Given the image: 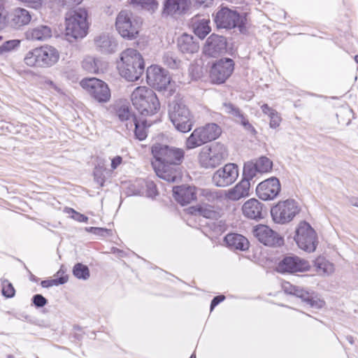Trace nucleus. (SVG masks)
I'll use <instances>...</instances> for the list:
<instances>
[{
    "label": "nucleus",
    "mask_w": 358,
    "mask_h": 358,
    "mask_svg": "<svg viewBox=\"0 0 358 358\" xmlns=\"http://www.w3.org/2000/svg\"><path fill=\"white\" fill-rule=\"evenodd\" d=\"M69 210H71L73 213V215H72V218L74 219L75 220L79 222H87L88 221V217L85 215L76 212L73 208H70Z\"/></svg>",
    "instance_id": "3c124183"
},
{
    "label": "nucleus",
    "mask_w": 358,
    "mask_h": 358,
    "mask_svg": "<svg viewBox=\"0 0 358 358\" xmlns=\"http://www.w3.org/2000/svg\"><path fill=\"white\" fill-rule=\"evenodd\" d=\"M118 69L121 76L128 81H135L144 72L145 64L140 52L133 48L124 50L120 55Z\"/></svg>",
    "instance_id": "f03ea898"
},
{
    "label": "nucleus",
    "mask_w": 358,
    "mask_h": 358,
    "mask_svg": "<svg viewBox=\"0 0 358 358\" xmlns=\"http://www.w3.org/2000/svg\"><path fill=\"white\" fill-rule=\"evenodd\" d=\"M234 62L231 59L224 58L217 61L212 66L210 77L213 83H223L231 75Z\"/></svg>",
    "instance_id": "f3484780"
},
{
    "label": "nucleus",
    "mask_w": 358,
    "mask_h": 358,
    "mask_svg": "<svg viewBox=\"0 0 358 358\" xmlns=\"http://www.w3.org/2000/svg\"><path fill=\"white\" fill-rule=\"evenodd\" d=\"M117 114L119 119L121 121L127 122L126 123V127L127 128H129V126L131 125V123H133L132 118L136 117L134 115L131 113L129 107L126 104H123L118 108V109L117 110Z\"/></svg>",
    "instance_id": "e433bc0d"
},
{
    "label": "nucleus",
    "mask_w": 358,
    "mask_h": 358,
    "mask_svg": "<svg viewBox=\"0 0 358 358\" xmlns=\"http://www.w3.org/2000/svg\"><path fill=\"white\" fill-rule=\"evenodd\" d=\"M190 3V0H164L162 15L176 18L188 10Z\"/></svg>",
    "instance_id": "5701e85b"
},
{
    "label": "nucleus",
    "mask_w": 358,
    "mask_h": 358,
    "mask_svg": "<svg viewBox=\"0 0 358 358\" xmlns=\"http://www.w3.org/2000/svg\"><path fill=\"white\" fill-rule=\"evenodd\" d=\"M243 215L252 220H258L263 218V204L256 199H250L242 206Z\"/></svg>",
    "instance_id": "a878e982"
},
{
    "label": "nucleus",
    "mask_w": 358,
    "mask_h": 358,
    "mask_svg": "<svg viewBox=\"0 0 358 358\" xmlns=\"http://www.w3.org/2000/svg\"><path fill=\"white\" fill-rule=\"evenodd\" d=\"M22 2L27 3L29 7L38 9L42 5V0H20Z\"/></svg>",
    "instance_id": "603ef678"
},
{
    "label": "nucleus",
    "mask_w": 358,
    "mask_h": 358,
    "mask_svg": "<svg viewBox=\"0 0 358 358\" xmlns=\"http://www.w3.org/2000/svg\"><path fill=\"white\" fill-rule=\"evenodd\" d=\"M81 87L99 103H106L110 99V90L103 80L96 78H87L80 81Z\"/></svg>",
    "instance_id": "9b49d317"
},
{
    "label": "nucleus",
    "mask_w": 358,
    "mask_h": 358,
    "mask_svg": "<svg viewBox=\"0 0 358 358\" xmlns=\"http://www.w3.org/2000/svg\"><path fill=\"white\" fill-rule=\"evenodd\" d=\"M64 266H62L60 269L57 272L56 276L57 278L61 277V276H67V275H64L65 271L63 269Z\"/></svg>",
    "instance_id": "680f3d73"
},
{
    "label": "nucleus",
    "mask_w": 358,
    "mask_h": 358,
    "mask_svg": "<svg viewBox=\"0 0 358 358\" xmlns=\"http://www.w3.org/2000/svg\"><path fill=\"white\" fill-rule=\"evenodd\" d=\"M224 299L225 296L224 295H219L215 296L210 303V311H212L214 309V308L217 306L220 303L224 301Z\"/></svg>",
    "instance_id": "864d4df0"
},
{
    "label": "nucleus",
    "mask_w": 358,
    "mask_h": 358,
    "mask_svg": "<svg viewBox=\"0 0 358 358\" xmlns=\"http://www.w3.org/2000/svg\"><path fill=\"white\" fill-rule=\"evenodd\" d=\"M72 273L76 278L82 280H87L90 276L89 268L82 263H76L73 267Z\"/></svg>",
    "instance_id": "c9c22d12"
},
{
    "label": "nucleus",
    "mask_w": 358,
    "mask_h": 358,
    "mask_svg": "<svg viewBox=\"0 0 358 358\" xmlns=\"http://www.w3.org/2000/svg\"><path fill=\"white\" fill-rule=\"evenodd\" d=\"M294 240L301 250L311 252L315 250L317 244L315 230L306 222H301L296 229Z\"/></svg>",
    "instance_id": "f8f14e48"
},
{
    "label": "nucleus",
    "mask_w": 358,
    "mask_h": 358,
    "mask_svg": "<svg viewBox=\"0 0 358 358\" xmlns=\"http://www.w3.org/2000/svg\"><path fill=\"white\" fill-rule=\"evenodd\" d=\"M146 78L148 83L158 90H165L171 82L168 71L157 65L147 69Z\"/></svg>",
    "instance_id": "dca6fc26"
},
{
    "label": "nucleus",
    "mask_w": 358,
    "mask_h": 358,
    "mask_svg": "<svg viewBox=\"0 0 358 358\" xmlns=\"http://www.w3.org/2000/svg\"><path fill=\"white\" fill-rule=\"evenodd\" d=\"M32 14L25 8H16L8 15V22L9 25L18 29L29 24Z\"/></svg>",
    "instance_id": "b1692460"
},
{
    "label": "nucleus",
    "mask_w": 358,
    "mask_h": 358,
    "mask_svg": "<svg viewBox=\"0 0 358 358\" xmlns=\"http://www.w3.org/2000/svg\"><path fill=\"white\" fill-rule=\"evenodd\" d=\"M163 62L171 69H176L178 66L177 60L170 53H166L164 55Z\"/></svg>",
    "instance_id": "49530a36"
},
{
    "label": "nucleus",
    "mask_w": 358,
    "mask_h": 358,
    "mask_svg": "<svg viewBox=\"0 0 358 358\" xmlns=\"http://www.w3.org/2000/svg\"><path fill=\"white\" fill-rule=\"evenodd\" d=\"M261 108H262V112H263L264 114L267 115L268 117H269L270 115H271V114H272L273 113H274L275 111H276L275 110H274V109L271 108V107H269V106H268V104H266V103H265V104H263V105L262 106V107H261Z\"/></svg>",
    "instance_id": "13d9d810"
},
{
    "label": "nucleus",
    "mask_w": 358,
    "mask_h": 358,
    "mask_svg": "<svg viewBox=\"0 0 358 358\" xmlns=\"http://www.w3.org/2000/svg\"><path fill=\"white\" fill-rule=\"evenodd\" d=\"M208 18L194 17L192 19V27L194 33L200 38H204L211 31Z\"/></svg>",
    "instance_id": "473e14b6"
},
{
    "label": "nucleus",
    "mask_w": 358,
    "mask_h": 358,
    "mask_svg": "<svg viewBox=\"0 0 358 358\" xmlns=\"http://www.w3.org/2000/svg\"><path fill=\"white\" fill-rule=\"evenodd\" d=\"M255 164L260 173L268 172L273 166L272 162L266 157H260Z\"/></svg>",
    "instance_id": "ea45409f"
},
{
    "label": "nucleus",
    "mask_w": 358,
    "mask_h": 358,
    "mask_svg": "<svg viewBox=\"0 0 358 358\" xmlns=\"http://www.w3.org/2000/svg\"><path fill=\"white\" fill-rule=\"evenodd\" d=\"M280 189L279 180L275 177H271L260 182L256 188V192L260 199L268 201L274 199L279 194Z\"/></svg>",
    "instance_id": "6ab92c4d"
},
{
    "label": "nucleus",
    "mask_w": 358,
    "mask_h": 358,
    "mask_svg": "<svg viewBox=\"0 0 358 358\" xmlns=\"http://www.w3.org/2000/svg\"><path fill=\"white\" fill-rule=\"evenodd\" d=\"M82 66L89 73H99L103 72L106 68V64L99 58L87 56L83 61Z\"/></svg>",
    "instance_id": "2f4dec72"
},
{
    "label": "nucleus",
    "mask_w": 358,
    "mask_h": 358,
    "mask_svg": "<svg viewBox=\"0 0 358 358\" xmlns=\"http://www.w3.org/2000/svg\"><path fill=\"white\" fill-rule=\"evenodd\" d=\"M122 162V158L120 156H116L114 158H113L111 160V165H110L112 169L115 170V169H117V167L120 164H121Z\"/></svg>",
    "instance_id": "4d7b16f0"
},
{
    "label": "nucleus",
    "mask_w": 358,
    "mask_h": 358,
    "mask_svg": "<svg viewBox=\"0 0 358 358\" xmlns=\"http://www.w3.org/2000/svg\"><path fill=\"white\" fill-rule=\"evenodd\" d=\"M315 267L319 273L329 275L334 271V266L332 263L324 257H318L315 262Z\"/></svg>",
    "instance_id": "f704fd0d"
},
{
    "label": "nucleus",
    "mask_w": 358,
    "mask_h": 358,
    "mask_svg": "<svg viewBox=\"0 0 358 358\" xmlns=\"http://www.w3.org/2000/svg\"><path fill=\"white\" fill-rule=\"evenodd\" d=\"M310 267L308 262L305 259L294 255L286 256L278 263L277 271L282 273H294L308 271Z\"/></svg>",
    "instance_id": "a211bd4d"
},
{
    "label": "nucleus",
    "mask_w": 358,
    "mask_h": 358,
    "mask_svg": "<svg viewBox=\"0 0 358 358\" xmlns=\"http://www.w3.org/2000/svg\"><path fill=\"white\" fill-rule=\"evenodd\" d=\"M143 21L141 17L130 10H122L116 17L115 27L122 37L132 40L140 31Z\"/></svg>",
    "instance_id": "0eeeda50"
},
{
    "label": "nucleus",
    "mask_w": 358,
    "mask_h": 358,
    "mask_svg": "<svg viewBox=\"0 0 358 358\" xmlns=\"http://www.w3.org/2000/svg\"><path fill=\"white\" fill-rule=\"evenodd\" d=\"M152 153L155 159L152 165L159 178L169 182H176L181 178L178 166L184 159L182 149L156 143L152 147Z\"/></svg>",
    "instance_id": "f257e3e1"
},
{
    "label": "nucleus",
    "mask_w": 358,
    "mask_h": 358,
    "mask_svg": "<svg viewBox=\"0 0 358 358\" xmlns=\"http://www.w3.org/2000/svg\"><path fill=\"white\" fill-rule=\"evenodd\" d=\"M190 213L201 215L206 218H213L215 216L216 212L213 210L211 206H199L190 208Z\"/></svg>",
    "instance_id": "58836bf2"
},
{
    "label": "nucleus",
    "mask_w": 358,
    "mask_h": 358,
    "mask_svg": "<svg viewBox=\"0 0 358 358\" xmlns=\"http://www.w3.org/2000/svg\"><path fill=\"white\" fill-rule=\"evenodd\" d=\"M146 187L148 196L153 197L157 194V187L153 182H146Z\"/></svg>",
    "instance_id": "8fccbe9b"
},
{
    "label": "nucleus",
    "mask_w": 358,
    "mask_h": 358,
    "mask_svg": "<svg viewBox=\"0 0 358 358\" xmlns=\"http://www.w3.org/2000/svg\"><path fill=\"white\" fill-rule=\"evenodd\" d=\"M198 189L192 186H177L173 189V196L175 199L182 206L189 203L196 199ZM199 191L203 196H211V192L208 189H199Z\"/></svg>",
    "instance_id": "aec40b11"
},
{
    "label": "nucleus",
    "mask_w": 358,
    "mask_h": 358,
    "mask_svg": "<svg viewBox=\"0 0 358 358\" xmlns=\"http://www.w3.org/2000/svg\"><path fill=\"white\" fill-rule=\"evenodd\" d=\"M134 106L143 115L155 114L160 108L159 99L154 91L148 87H136L131 94Z\"/></svg>",
    "instance_id": "39448f33"
},
{
    "label": "nucleus",
    "mask_w": 358,
    "mask_h": 358,
    "mask_svg": "<svg viewBox=\"0 0 358 358\" xmlns=\"http://www.w3.org/2000/svg\"><path fill=\"white\" fill-rule=\"evenodd\" d=\"M189 358H196V356L194 355H192Z\"/></svg>",
    "instance_id": "69168bd1"
},
{
    "label": "nucleus",
    "mask_w": 358,
    "mask_h": 358,
    "mask_svg": "<svg viewBox=\"0 0 358 358\" xmlns=\"http://www.w3.org/2000/svg\"><path fill=\"white\" fill-rule=\"evenodd\" d=\"M96 48L103 53H113L117 48V42L113 36L102 33L94 38Z\"/></svg>",
    "instance_id": "bb28decb"
},
{
    "label": "nucleus",
    "mask_w": 358,
    "mask_h": 358,
    "mask_svg": "<svg viewBox=\"0 0 358 358\" xmlns=\"http://www.w3.org/2000/svg\"><path fill=\"white\" fill-rule=\"evenodd\" d=\"M33 303L38 308L43 307L48 303L47 299L41 294H35L32 298Z\"/></svg>",
    "instance_id": "09e8293b"
},
{
    "label": "nucleus",
    "mask_w": 358,
    "mask_h": 358,
    "mask_svg": "<svg viewBox=\"0 0 358 358\" xmlns=\"http://www.w3.org/2000/svg\"><path fill=\"white\" fill-rule=\"evenodd\" d=\"M244 17L241 16L236 10L227 7L218 10L215 17V22L219 28L232 29L236 27L240 29L244 27Z\"/></svg>",
    "instance_id": "ddd939ff"
},
{
    "label": "nucleus",
    "mask_w": 358,
    "mask_h": 358,
    "mask_svg": "<svg viewBox=\"0 0 358 358\" xmlns=\"http://www.w3.org/2000/svg\"><path fill=\"white\" fill-rule=\"evenodd\" d=\"M282 287L285 292L301 299L310 308L319 309L324 305V301L318 298L313 292H309L302 287L293 285L288 282H283Z\"/></svg>",
    "instance_id": "4468645a"
},
{
    "label": "nucleus",
    "mask_w": 358,
    "mask_h": 358,
    "mask_svg": "<svg viewBox=\"0 0 358 358\" xmlns=\"http://www.w3.org/2000/svg\"><path fill=\"white\" fill-rule=\"evenodd\" d=\"M94 177H95V179L96 180V182L98 183H99L101 186H103V182H104V179H103V178H102L101 176L99 175L98 170H96L94 171Z\"/></svg>",
    "instance_id": "bf43d9fd"
},
{
    "label": "nucleus",
    "mask_w": 358,
    "mask_h": 358,
    "mask_svg": "<svg viewBox=\"0 0 358 358\" xmlns=\"http://www.w3.org/2000/svg\"><path fill=\"white\" fill-rule=\"evenodd\" d=\"M20 41L17 39L3 42L0 46V55H3L15 50L20 45Z\"/></svg>",
    "instance_id": "a19ab883"
},
{
    "label": "nucleus",
    "mask_w": 358,
    "mask_h": 358,
    "mask_svg": "<svg viewBox=\"0 0 358 358\" xmlns=\"http://www.w3.org/2000/svg\"><path fill=\"white\" fill-rule=\"evenodd\" d=\"M52 29L46 24H38L29 28L25 33L27 40L32 41H43L52 36Z\"/></svg>",
    "instance_id": "393cba45"
},
{
    "label": "nucleus",
    "mask_w": 358,
    "mask_h": 358,
    "mask_svg": "<svg viewBox=\"0 0 358 358\" xmlns=\"http://www.w3.org/2000/svg\"><path fill=\"white\" fill-rule=\"evenodd\" d=\"M253 234L260 243L267 246H280L283 243L282 237L266 225H257Z\"/></svg>",
    "instance_id": "412c9836"
},
{
    "label": "nucleus",
    "mask_w": 358,
    "mask_h": 358,
    "mask_svg": "<svg viewBox=\"0 0 358 358\" xmlns=\"http://www.w3.org/2000/svg\"><path fill=\"white\" fill-rule=\"evenodd\" d=\"M222 133V129L215 123H208L203 127L195 129L186 139L185 148L192 150L217 138Z\"/></svg>",
    "instance_id": "6e6552de"
},
{
    "label": "nucleus",
    "mask_w": 358,
    "mask_h": 358,
    "mask_svg": "<svg viewBox=\"0 0 358 358\" xmlns=\"http://www.w3.org/2000/svg\"><path fill=\"white\" fill-rule=\"evenodd\" d=\"M169 117L175 128L183 133L189 131L194 125L193 115L182 99L175 97L169 105Z\"/></svg>",
    "instance_id": "20e7f679"
},
{
    "label": "nucleus",
    "mask_w": 358,
    "mask_h": 358,
    "mask_svg": "<svg viewBox=\"0 0 358 358\" xmlns=\"http://www.w3.org/2000/svg\"><path fill=\"white\" fill-rule=\"evenodd\" d=\"M131 1L134 4L141 6L145 10L152 11L157 9L158 6L156 0H131Z\"/></svg>",
    "instance_id": "79ce46f5"
},
{
    "label": "nucleus",
    "mask_w": 358,
    "mask_h": 358,
    "mask_svg": "<svg viewBox=\"0 0 358 358\" xmlns=\"http://www.w3.org/2000/svg\"><path fill=\"white\" fill-rule=\"evenodd\" d=\"M178 48L184 54H193L199 50V46L194 37L187 34H183L178 39Z\"/></svg>",
    "instance_id": "7c9ffc66"
},
{
    "label": "nucleus",
    "mask_w": 358,
    "mask_h": 358,
    "mask_svg": "<svg viewBox=\"0 0 358 358\" xmlns=\"http://www.w3.org/2000/svg\"><path fill=\"white\" fill-rule=\"evenodd\" d=\"M300 208L294 199L279 201L271 209V215L275 223L289 222L299 213Z\"/></svg>",
    "instance_id": "9d476101"
},
{
    "label": "nucleus",
    "mask_w": 358,
    "mask_h": 358,
    "mask_svg": "<svg viewBox=\"0 0 358 358\" xmlns=\"http://www.w3.org/2000/svg\"><path fill=\"white\" fill-rule=\"evenodd\" d=\"M227 45L225 37L213 34L206 41L203 52L208 57H216L226 52Z\"/></svg>",
    "instance_id": "4be33fe9"
},
{
    "label": "nucleus",
    "mask_w": 358,
    "mask_h": 358,
    "mask_svg": "<svg viewBox=\"0 0 358 358\" xmlns=\"http://www.w3.org/2000/svg\"><path fill=\"white\" fill-rule=\"evenodd\" d=\"M2 294L7 298H11L15 295V289L11 283L5 281L3 283Z\"/></svg>",
    "instance_id": "a18cd8bd"
},
{
    "label": "nucleus",
    "mask_w": 358,
    "mask_h": 358,
    "mask_svg": "<svg viewBox=\"0 0 358 358\" xmlns=\"http://www.w3.org/2000/svg\"><path fill=\"white\" fill-rule=\"evenodd\" d=\"M350 203L355 207L358 208V198L357 197H351L349 200Z\"/></svg>",
    "instance_id": "052dcab7"
},
{
    "label": "nucleus",
    "mask_w": 358,
    "mask_h": 358,
    "mask_svg": "<svg viewBox=\"0 0 358 358\" xmlns=\"http://www.w3.org/2000/svg\"><path fill=\"white\" fill-rule=\"evenodd\" d=\"M270 118V127L275 129L280 126L281 122V117L277 111H275L269 116Z\"/></svg>",
    "instance_id": "de8ad7c7"
},
{
    "label": "nucleus",
    "mask_w": 358,
    "mask_h": 358,
    "mask_svg": "<svg viewBox=\"0 0 358 358\" xmlns=\"http://www.w3.org/2000/svg\"><path fill=\"white\" fill-rule=\"evenodd\" d=\"M228 156L224 145L214 143L202 148L199 155L201 166L205 169H213L219 166Z\"/></svg>",
    "instance_id": "1a4fd4ad"
},
{
    "label": "nucleus",
    "mask_w": 358,
    "mask_h": 358,
    "mask_svg": "<svg viewBox=\"0 0 358 358\" xmlns=\"http://www.w3.org/2000/svg\"><path fill=\"white\" fill-rule=\"evenodd\" d=\"M224 241L227 246L231 250H239L245 251L249 248V241L248 239L238 234H229L224 238Z\"/></svg>",
    "instance_id": "c756f323"
},
{
    "label": "nucleus",
    "mask_w": 358,
    "mask_h": 358,
    "mask_svg": "<svg viewBox=\"0 0 358 358\" xmlns=\"http://www.w3.org/2000/svg\"><path fill=\"white\" fill-rule=\"evenodd\" d=\"M238 177V166L233 163H229L213 173L212 182L216 187H225L233 184Z\"/></svg>",
    "instance_id": "2eb2a0df"
},
{
    "label": "nucleus",
    "mask_w": 358,
    "mask_h": 358,
    "mask_svg": "<svg viewBox=\"0 0 358 358\" xmlns=\"http://www.w3.org/2000/svg\"><path fill=\"white\" fill-rule=\"evenodd\" d=\"M250 187V182L247 180H242L235 187L227 191L226 197L229 200L238 201L241 198L248 196L249 195Z\"/></svg>",
    "instance_id": "c85d7f7f"
},
{
    "label": "nucleus",
    "mask_w": 358,
    "mask_h": 358,
    "mask_svg": "<svg viewBox=\"0 0 358 358\" xmlns=\"http://www.w3.org/2000/svg\"><path fill=\"white\" fill-rule=\"evenodd\" d=\"M63 6L68 7L80 4L83 0H59Z\"/></svg>",
    "instance_id": "5fc2aeb1"
},
{
    "label": "nucleus",
    "mask_w": 358,
    "mask_h": 358,
    "mask_svg": "<svg viewBox=\"0 0 358 358\" xmlns=\"http://www.w3.org/2000/svg\"><path fill=\"white\" fill-rule=\"evenodd\" d=\"M222 110L224 113L231 115L235 119L236 122L241 124L246 130H255L254 127L249 122L241 110L232 103H224L222 104Z\"/></svg>",
    "instance_id": "cd10ccee"
},
{
    "label": "nucleus",
    "mask_w": 358,
    "mask_h": 358,
    "mask_svg": "<svg viewBox=\"0 0 358 358\" xmlns=\"http://www.w3.org/2000/svg\"><path fill=\"white\" fill-rule=\"evenodd\" d=\"M259 173L256 164L252 162H248L244 164L243 166V180H247L250 182L254 177Z\"/></svg>",
    "instance_id": "4c0bfd02"
},
{
    "label": "nucleus",
    "mask_w": 358,
    "mask_h": 358,
    "mask_svg": "<svg viewBox=\"0 0 358 358\" xmlns=\"http://www.w3.org/2000/svg\"><path fill=\"white\" fill-rule=\"evenodd\" d=\"M90 27L88 12L85 8H78L69 12L66 17V40L70 43L85 37Z\"/></svg>",
    "instance_id": "7ed1b4c3"
},
{
    "label": "nucleus",
    "mask_w": 358,
    "mask_h": 358,
    "mask_svg": "<svg viewBox=\"0 0 358 358\" xmlns=\"http://www.w3.org/2000/svg\"><path fill=\"white\" fill-rule=\"evenodd\" d=\"M85 231L90 233H92L96 236H109L112 234V231L110 229H108L106 228H101V227H86Z\"/></svg>",
    "instance_id": "c03bdc74"
},
{
    "label": "nucleus",
    "mask_w": 358,
    "mask_h": 358,
    "mask_svg": "<svg viewBox=\"0 0 358 358\" xmlns=\"http://www.w3.org/2000/svg\"><path fill=\"white\" fill-rule=\"evenodd\" d=\"M59 58L57 50L50 45H43L29 50L24 61L27 66L50 67L55 64Z\"/></svg>",
    "instance_id": "423d86ee"
},
{
    "label": "nucleus",
    "mask_w": 358,
    "mask_h": 358,
    "mask_svg": "<svg viewBox=\"0 0 358 358\" xmlns=\"http://www.w3.org/2000/svg\"><path fill=\"white\" fill-rule=\"evenodd\" d=\"M346 339L347 341L350 343V344H353L354 343V340H353V338L351 336H348L346 337Z\"/></svg>",
    "instance_id": "e2e57ef3"
},
{
    "label": "nucleus",
    "mask_w": 358,
    "mask_h": 358,
    "mask_svg": "<svg viewBox=\"0 0 358 358\" xmlns=\"http://www.w3.org/2000/svg\"><path fill=\"white\" fill-rule=\"evenodd\" d=\"M355 59L356 62L358 63V55L355 56Z\"/></svg>",
    "instance_id": "0e129e2a"
},
{
    "label": "nucleus",
    "mask_w": 358,
    "mask_h": 358,
    "mask_svg": "<svg viewBox=\"0 0 358 358\" xmlns=\"http://www.w3.org/2000/svg\"><path fill=\"white\" fill-rule=\"evenodd\" d=\"M196 6L200 7H208L213 4V0H194Z\"/></svg>",
    "instance_id": "6e6d98bb"
},
{
    "label": "nucleus",
    "mask_w": 358,
    "mask_h": 358,
    "mask_svg": "<svg viewBox=\"0 0 358 358\" xmlns=\"http://www.w3.org/2000/svg\"><path fill=\"white\" fill-rule=\"evenodd\" d=\"M132 122L129 127L134 126V133L136 138L143 141L147 137V126L145 120H138L136 117L132 118Z\"/></svg>",
    "instance_id": "72a5a7b5"
},
{
    "label": "nucleus",
    "mask_w": 358,
    "mask_h": 358,
    "mask_svg": "<svg viewBox=\"0 0 358 358\" xmlns=\"http://www.w3.org/2000/svg\"><path fill=\"white\" fill-rule=\"evenodd\" d=\"M67 281V276H61L54 279L43 280L41 285L43 287H50L52 286H58L59 285H63L66 283Z\"/></svg>",
    "instance_id": "37998d69"
}]
</instances>
